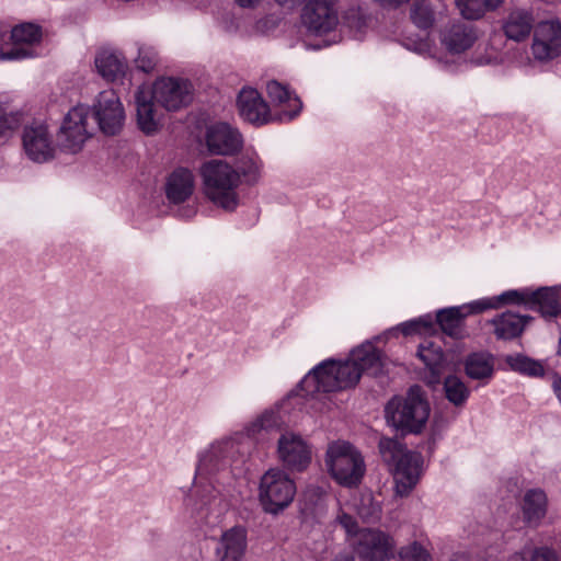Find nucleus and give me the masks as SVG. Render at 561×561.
Wrapping results in <instances>:
<instances>
[{
  "label": "nucleus",
  "instance_id": "1",
  "mask_svg": "<svg viewBox=\"0 0 561 561\" xmlns=\"http://www.w3.org/2000/svg\"><path fill=\"white\" fill-rule=\"evenodd\" d=\"M430 413V402L419 385L411 386L405 396H393L385 405L387 423L402 435L421 434Z\"/></svg>",
  "mask_w": 561,
  "mask_h": 561
},
{
  "label": "nucleus",
  "instance_id": "2",
  "mask_svg": "<svg viewBox=\"0 0 561 561\" xmlns=\"http://www.w3.org/2000/svg\"><path fill=\"white\" fill-rule=\"evenodd\" d=\"M205 195L217 206L233 211L239 205L236 192L237 174L233 167L222 160H210L201 168Z\"/></svg>",
  "mask_w": 561,
  "mask_h": 561
},
{
  "label": "nucleus",
  "instance_id": "3",
  "mask_svg": "<svg viewBox=\"0 0 561 561\" xmlns=\"http://www.w3.org/2000/svg\"><path fill=\"white\" fill-rule=\"evenodd\" d=\"M325 465L333 480L344 488H357L366 472L362 454L348 442L329 445Z\"/></svg>",
  "mask_w": 561,
  "mask_h": 561
},
{
  "label": "nucleus",
  "instance_id": "4",
  "mask_svg": "<svg viewBox=\"0 0 561 561\" xmlns=\"http://www.w3.org/2000/svg\"><path fill=\"white\" fill-rule=\"evenodd\" d=\"M296 482L280 469H270L260 479L259 502L264 513L278 515L294 501Z\"/></svg>",
  "mask_w": 561,
  "mask_h": 561
},
{
  "label": "nucleus",
  "instance_id": "5",
  "mask_svg": "<svg viewBox=\"0 0 561 561\" xmlns=\"http://www.w3.org/2000/svg\"><path fill=\"white\" fill-rule=\"evenodd\" d=\"M89 112V107L77 105L66 114L57 131V145L62 151L78 152L91 136L87 129Z\"/></svg>",
  "mask_w": 561,
  "mask_h": 561
},
{
  "label": "nucleus",
  "instance_id": "6",
  "mask_svg": "<svg viewBox=\"0 0 561 561\" xmlns=\"http://www.w3.org/2000/svg\"><path fill=\"white\" fill-rule=\"evenodd\" d=\"M301 23L309 34L323 36L339 24L335 0H308L301 11Z\"/></svg>",
  "mask_w": 561,
  "mask_h": 561
},
{
  "label": "nucleus",
  "instance_id": "7",
  "mask_svg": "<svg viewBox=\"0 0 561 561\" xmlns=\"http://www.w3.org/2000/svg\"><path fill=\"white\" fill-rule=\"evenodd\" d=\"M92 114L103 134L114 136L121 131L125 112L114 90H104L98 94L92 106Z\"/></svg>",
  "mask_w": 561,
  "mask_h": 561
},
{
  "label": "nucleus",
  "instance_id": "8",
  "mask_svg": "<svg viewBox=\"0 0 561 561\" xmlns=\"http://www.w3.org/2000/svg\"><path fill=\"white\" fill-rule=\"evenodd\" d=\"M22 146L26 157L34 162L44 163L55 157L53 135L44 122L33 121L23 127Z\"/></svg>",
  "mask_w": 561,
  "mask_h": 561
},
{
  "label": "nucleus",
  "instance_id": "9",
  "mask_svg": "<svg viewBox=\"0 0 561 561\" xmlns=\"http://www.w3.org/2000/svg\"><path fill=\"white\" fill-rule=\"evenodd\" d=\"M153 98L167 111H178L191 104L193 87L187 79L164 78L154 83Z\"/></svg>",
  "mask_w": 561,
  "mask_h": 561
},
{
  "label": "nucleus",
  "instance_id": "10",
  "mask_svg": "<svg viewBox=\"0 0 561 561\" xmlns=\"http://www.w3.org/2000/svg\"><path fill=\"white\" fill-rule=\"evenodd\" d=\"M535 59L548 61L561 55V22L541 21L537 24L531 44Z\"/></svg>",
  "mask_w": 561,
  "mask_h": 561
},
{
  "label": "nucleus",
  "instance_id": "11",
  "mask_svg": "<svg viewBox=\"0 0 561 561\" xmlns=\"http://www.w3.org/2000/svg\"><path fill=\"white\" fill-rule=\"evenodd\" d=\"M277 454L284 468L302 472L311 462V449L300 435L284 433L278 438Z\"/></svg>",
  "mask_w": 561,
  "mask_h": 561
},
{
  "label": "nucleus",
  "instance_id": "12",
  "mask_svg": "<svg viewBox=\"0 0 561 561\" xmlns=\"http://www.w3.org/2000/svg\"><path fill=\"white\" fill-rule=\"evenodd\" d=\"M239 116L254 126H263L272 121L271 108L262 94L254 88H242L236 100Z\"/></svg>",
  "mask_w": 561,
  "mask_h": 561
},
{
  "label": "nucleus",
  "instance_id": "13",
  "mask_svg": "<svg viewBox=\"0 0 561 561\" xmlns=\"http://www.w3.org/2000/svg\"><path fill=\"white\" fill-rule=\"evenodd\" d=\"M205 140L208 151L218 156L237 154L243 147L241 133L222 122L207 127Z\"/></svg>",
  "mask_w": 561,
  "mask_h": 561
},
{
  "label": "nucleus",
  "instance_id": "14",
  "mask_svg": "<svg viewBox=\"0 0 561 561\" xmlns=\"http://www.w3.org/2000/svg\"><path fill=\"white\" fill-rule=\"evenodd\" d=\"M480 313H482V310H480V305L477 299L461 306L438 310L434 323L444 334L458 340L465 336L466 318Z\"/></svg>",
  "mask_w": 561,
  "mask_h": 561
},
{
  "label": "nucleus",
  "instance_id": "15",
  "mask_svg": "<svg viewBox=\"0 0 561 561\" xmlns=\"http://www.w3.org/2000/svg\"><path fill=\"white\" fill-rule=\"evenodd\" d=\"M424 459L421 453L410 450L393 466L396 492L408 496L420 481Z\"/></svg>",
  "mask_w": 561,
  "mask_h": 561
},
{
  "label": "nucleus",
  "instance_id": "16",
  "mask_svg": "<svg viewBox=\"0 0 561 561\" xmlns=\"http://www.w3.org/2000/svg\"><path fill=\"white\" fill-rule=\"evenodd\" d=\"M336 359L328 358L314 366L298 383L306 396L336 392Z\"/></svg>",
  "mask_w": 561,
  "mask_h": 561
},
{
  "label": "nucleus",
  "instance_id": "17",
  "mask_svg": "<svg viewBox=\"0 0 561 561\" xmlns=\"http://www.w3.org/2000/svg\"><path fill=\"white\" fill-rule=\"evenodd\" d=\"M535 28V14L530 8H513L501 22L504 36L516 43L527 41Z\"/></svg>",
  "mask_w": 561,
  "mask_h": 561
},
{
  "label": "nucleus",
  "instance_id": "18",
  "mask_svg": "<svg viewBox=\"0 0 561 561\" xmlns=\"http://www.w3.org/2000/svg\"><path fill=\"white\" fill-rule=\"evenodd\" d=\"M355 552L363 561H386L391 558L389 537L381 530L367 529L359 536Z\"/></svg>",
  "mask_w": 561,
  "mask_h": 561
},
{
  "label": "nucleus",
  "instance_id": "19",
  "mask_svg": "<svg viewBox=\"0 0 561 561\" xmlns=\"http://www.w3.org/2000/svg\"><path fill=\"white\" fill-rule=\"evenodd\" d=\"M248 546V533L241 525L225 530L215 549L217 561H242Z\"/></svg>",
  "mask_w": 561,
  "mask_h": 561
},
{
  "label": "nucleus",
  "instance_id": "20",
  "mask_svg": "<svg viewBox=\"0 0 561 561\" xmlns=\"http://www.w3.org/2000/svg\"><path fill=\"white\" fill-rule=\"evenodd\" d=\"M477 38L474 27L461 21L448 24L440 33V42L450 54L468 50Z\"/></svg>",
  "mask_w": 561,
  "mask_h": 561
},
{
  "label": "nucleus",
  "instance_id": "21",
  "mask_svg": "<svg viewBox=\"0 0 561 561\" xmlns=\"http://www.w3.org/2000/svg\"><path fill=\"white\" fill-rule=\"evenodd\" d=\"M194 174L188 168L178 167L167 178L164 193L174 205L186 202L194 192Z\"/></svg>",
  "mask_w": 561,
  "mask_h": 561
},
{
  "label": "nucleus",
  "instance_id": "22",
  "mask_svg": "<svg viewBox=\"0 0 561 561\" xmlns=\"http://www.w3.org/2000/svg\"><path fill=\"white\" fill-rule=\"evenodd\" d=\"M533 320L534 318L529 314H519L507 310L496 314L490 320V323L494 327L493 333L496 340L512 341L519 337Z\"/></svg>",
  "mask_w": 561,
  "mask_h": 561
},
{
  "label": "nucleus",
  "instance_id": "23",
  "mask_svg": "<svg viewBox=\"0 0 561 561\" xmlns=\"http://www.w3.org/2000/svg\"><path fill=\"white\" fill-rule=\"evenodd\" d=\"M528 310L539 312L546 320L561 314V295L558 287H539L531 290L528 299Z\"/></svg>",
  "mask_w": 561,
  "mask_h": 561
},
{
  "label": "nucleus",
  "instance_id": "24",
  "mask_svg": "<svg viewBox=\"0 0 561 561\" xmlns=\"http://www.w3.org/2000/svg\"><path fill=\"white\" fill-rule=\"evenodd\" d=\"M360 369V374L367 373L379 376L383 370V353L371 342H365L351 352L350 358Z\"/></svg>",
  "mask_w": 561,
  "mask_h": 561
},
{
  "label": "nucleus",
  "instance_id": "25",
  "mask_svg": "<svg viewBox=\"0 0 561 561\" xmlns=\"http://www.w3.org/2000/svg\"><path fill=\"white\" fill-rule=\"evenodd\" d=\"M494 362V355L488 351L471 352L462 362L465 374L469 379L488 383L495 373Z\"/></svg>",
  "mask_w": 561,
  "mask_h": 561
},
{
  "label": "nucleus",
  "instance_id": "26",
  "mask_svg": "<svg viewBox=\"0 0 561 561\" xmlns=\"http://www.w3.org/2000/svg\"><path fill=\"white\" fill-rule=\"evenodd\" d=\"M232 167L234 174H237L238 186L240 183L253 186L262 178L264 162L255 151H245L236 158Z\"/></svg>",
  "mask_w": 561,
  "mask_h": 561
},
{
  "label": "nucleus",
  "instance_id": "27",
  "mask_svg": "<svg viewBox=\"0 0 561 561\" xmlns=\"http://www.w3.org/2000/svg\"><path fill=\"white\" fill-rule=\"evenodd\" d=\"M152 99L153 95L148 96L142 90L135 94L137 126L146 135H153L159 129Z\"/></svg>",
  "mask_w": 561,
  "mask_h": 561
},
{
  "label": "nucleus",
  "instance_id": "28",
  "mask_svg": "<svg viewBox=\"0 0 561 561\" xmlns=\"http://www.w3.org/2000/svg\"><path fill=\"white\" fill-rule=\"evenodd\" d=\"M530 288L508 289L502 294L493 297H483L478 299L480 310H496L506 306H523L528 310V299L530 296Z\"/></svg>",
  "mask_w": 561,
  "mask_h": 561
},
{
  "label": "nucleus",
  "instance_id": "29",
  "mask_svg": "<svg viewBox=\"0 0 561 561\" xmlns=\"http://www.w3.org/2000/svg\"><path fill=\"white\" fill-rule=\"evenodd\" d=\"M266 91L272 102L278 104L288 103V106L293 107L291 110L283 113L286 121L290 122L300 114L302 102L300 98L293 93L287 85L276 80H271L266 84Z\"/></svg>",
  "mask_w": 561,
  "mask_h": 561
},
{
  "label": "nucleus",
  "instance_id": "30",
  "mask_svg": "<svg viewBox=\"0 0 561 561\" xmlns=\"http://www.w3.org/2000/svg\"><path fill=\"white\" fill-rule=\"evenodd\" d=\"M547 495L540 489L528 490L524 495L523 516L528 525L537 526L547 513Z\"/></svg>",
  "mask_w": 561,
  "mask_h": 561
},
{
  "label": "nucleus",
  "instance_id": "31",
  "mask_svg": "<svg viewBox=\"0 0 561 561\" xmlns=\"http://www.w3.org/2000/svg\"><path fill=\"white\" fill-rule=\"evenodd\" d=\"M416 356L428 368L433 381H438L446 360L442 346L432 341H424L419 345Z\"/></svg>",
  "mask_w": 561,
  "mask_h": 561
},
{
  "label": "nucleus",
  "instance_id": "32",
  "mask_svg": "<svg viewBox=\"0 0 561 561\" xmlns=\"http://www.w3.org/2000/svg\"><path fill=\"white\" fill-rule=\"evenodd\" d=\"M504 360L512 371L518 373L519 375L535 378L543 377L545 375V367L541 362L525 354H510L505 356Z\"/></svg>",
  "mask_w": 561,
  "mask_h": 561
},
{
  "label": "nucleus",
  "instance_id": "33",
  "mask_svg": "<svg viewBox=\"0 0 561 561\" xmlns=\"http://www.w3.org/2000/svg\"><path fill=\"white\" fill-rule=\"evenodd\" d=\"M98 72L108 82H114L125 72V64L114 54L102 51L95 57Z\"/></svg>",
  "mask_w": 561,
  "mask_h": 561
},
{
  "label": "nucleus",
  "instance_id": "34",
  "mask_svg": "<svg viewBox=\"0 0 561 561\" xmlns=\"http://www.w3.org/2000/svg\"><path fill=\"white\" fill-rule=\"evenodd\" d=\"M504 0H457V7L460 14L466 20H479L486 12L496 10L503 4Z\"/></svg>",
  "mask_w": 561,
  "mask_h": 561
},
{
  "label": "nucleus",
  "instance_id": "35",
  "mask_svg": "<svg viewBox=\"0 0 561 561\" xmlns=\"http://www.w3.org/2000/svg\"><path fill=\"white\" fill-rule=\"evenodd\" d=\"M412 23L420 30H431L436 21L435 8L430 0H415L410 10Z\"/></svg>",
  "mask_w": 561,
  "mask_h": 561
},
{
  "label": "nucleus",
  "instance_id": "36",
  "mask_svg": "<svg viewBox=\"0 0 561 561\" xmlns=\"http://www.w3.org/2000/svg\"><path fill=\"white\" fill-rule=\"evenodd\" d=\"M434 332L435 323L430 314L402 322L390 330V333L396 336H398V333H401L403 336H412L416 334H432Z\"/></svg>",
  "mask_w": 561,
  "mask_h": 561
},
{
  "label": "nucleus",
  "instance_id": "37",
  "mask_svg": "<svg viewBox=\"0 0 561 561\" xmlns=\"http://www.w3.org/2000/svg\"><path fill=\"white\" fill-rule=\"evenodd\" d=\"M336 391L354 388L360 377V369L348 358L345 360H336Z\"/></svg>",
  "mask_w": 561,
  "mask_h": 561
},
{
  "label": "nucleus",
  "instance_id": "38",
  "mask_svg": "<svg viewBox=\"0 0 561 561\" xmlns=\"http://www.w3.org/2000/svg\"><path fill=\"white\" fill-rule=\"evenodd\" d=\"M446 399L455 407L463 405L470 397V390L456 375H448L444 380Z\"/></svg>",
  "mask_w": 561,
  "mask_h": 561
},
{
  "label": "nucleus",
  "instance_id": "39",
  "mask_svg": "<svg viewBox=\"0 0 561 561\" xmlns=\"http://www.w3.org/2000/svg\"><path fill=\"white\" fill-rule=\"evenodd\" d=\"M42 37V26L32 22L15 25L10 32V39L14 44L34 45L41 43Z\"/></svg>",
  "mask_w": 561,
  "mask_h": 561
},
{
  "label": "nucleus",
  "instance_id": "40",
  "mask_svg": "<svg viewBox=\"0 0 561 561\" xmlns=\"http://www.w3.org/2000/svg\"><path fill=\"white\" fill-rule=\"evenodd\" d=\"M378 448L383 462L390 470L409 451L404 444L390 437H381Z\"/></svg>",
  "mask_w": 561,
  "mask_h": 561
},
{
  "label": "nucleus",
  "instance_id": "41",
  "mask_svg": "<svg viewBox=\"0 0 561 561\" xmlns=\"http://www.w3.org/2000/svg\"><path fill=\"white\" fill-rule=\"evenodd\" d=\"M3 31H4V38L3 42L0 44V60H23L27 58L34 57V50L32 48H25L22 47V44H14L12 42V46L9 48H5L7 46V38H8V30L2 24Z\"/></svg>",
  "mask_w": 561,
  "mask_h": 561
},
{
  "label": "nucleus",
  "instance_id": "42",
  "mask_svg": "<svg viewBox=\"0 0 561 561\" xmlns=\"http://www.w3.org/2000/svg\"><path fill=\"white\" fill-rule=\"evenodd\" d=\"M402 561H432L428 551L417 541H414L400 551Z\"/></svg>",
  "mask_w": 561,
  "mask_h": 561
},
{
  "label": "nucleus",
  "instance_id": "43",
  "mask_svg": "<svg viewBox=\"0 0 561 561\" xmlns=\"http://www.w3.org/2000/svg\"><path fill=\"white\" fill-rule=\"evenodd\" d=\"M157 66L156 54L139 49L138 57L136 59V67L145 73H150Z\"/></svg>",
  "mask_w": 561,
  "mask_h": 561
},
{
  "label": "nucleus",
  "instance_id": "44",
  "mask_svg": "<svg viewBox=\"0 0 561 561\" xmlns=\"http://www.w3.org/2000/svg\"><path fill=\"white\" fill-rule=\"evenodd\" d=\"M531 561H560L559 554L553 548L538 547L531 554Z\"/></svg>",
  "mask_w": 561,
  "mask_h": 561
},
{
  "label": "nucleus",
  "instance_id": "45",
  "mask_svg": "<svg viewBox=\"0 0 561 561\" xmlns=\"http://www.w3.org/2000/svg\"><path fill=\"white\" fill-rule=\"evenodd\" d=\"M214 455L213 454H206L199 457L197 467H196V474L203 476L204 473H210L213 471V468L215 466L211 465Z\"/></svg>",
  "mask_w": 561,
  "mask_h": 561
},
{
  "label": "nucleus",
  "instance_id": "46",
  "mask_svg": "<svg viewBox=\"0 0 561 561\" xmlns=\"http://www.w3.org/2000/svg\"><path fill=\"white\" fill-rule=\"evenodd\" d=\"M260 428L268 431L277 425V416L273 412H265L257 420Z\"/></svg>",
  "mask_w": 561,
  "mask_h": 561
},
{
  "label": "nucleus",
  "instance_id": "47",
  "mask_svg": "<svg viewBox=\"0 0 561 561\" xmlns=\"http://www.w3.org/2000/svg\"><path fill=\"white\" fill-rule=\"evenodd\" d=\"M340 523L346 529L347 534H350V535L357 534V531H358V524H357L356 519L353 516H351L348 514H343L340 517Z\"/></svg>",
  "mask_w": 561,
  "mask_h": 561
},
{
  "label": "nucleus",
  "instance_id": "48",
  "mask_svg": "<svg viewBox=\"0 0 561 561\" xmlns=\"http://www.w3.org/2000/svg\"><path fill=\"white\" fill-rule=\"evenodd\" d=\"M383 8H393L397 9L404 3H408L410 0H376Z\"/></svg>",
  "mask_w": 561,
  "mask_h": 561
},
{
  "label": "nucleus",
  "instance_id": "49",
  "mask_svg": "<svg viewBox=\"0 0 561 561\" xmlns=\"http://www.w3.org/2000/svg\"><path fill=\"white\" fill-rule=\"evenodd\" d=\"M10 129H13V126L9 118L5 115H0V136H3Z\"/></svg>",
  "mask_w": 561,
  "mask_h": 561
},
{
  "label": "nucleus",
  "instance_id": "50",
  "mask_svg": "<svg viewBox=\"0 0 561 561\" xmlns=\"http://www.w3.org/2000/svg\"><path fill=\"white\" fill-rule=\"evenodd\" d=\"M261 0H236L237 4L241 8H253L255 7Z\"/></svg>",
  "mask_w": 561,
  "mask_h": 561
},
{
  "label": "nucleus",
  "instance_id": "51",
  "mask_svg": "<svg viewBox=\"0 0 561 561\" xmlns=\"http://www.w3.org/2000/svg\"><path fill=\"white\" fill-rule=\"evenodd\" d=\"M379 513H380L379 506H373V508L367 514H364V516L367 518L378 517ZM360 514L363 515V513H360Z\"/></svg>",
  "mask_w": 561,
  "mask_h": 561
},
{
  "label": "nucleus",
  "instance_id": "52",
  "mask_svg": "<svg viewBox=\"0 0 561 561\" xmlns=\"http://www.w3.org/2000/svg\"><path fill=\"white\" fill-rule=\"evenodd\" d=\"M278 4L280 5H286V4H291V5H297V4H300L302 3L305 0H275Z\"/></svg>",
  "mask_w": 561,
  "mask_h": 561
},
{
  "label": "nucleus",
  "instance_id": "53",
  "mask_svg": "<svg viewBox=\"0 0 561 561\" xmlns=\"http://www.w3.org/2000/svg\"><path fill=\"white\" fill-rule=\"evenodd\" d=\"M557 354H558V356L561 357V335H560L559 343H558Z\"/></svg>",
  "mask_w": 561,
  "mask_h": 561
}]
</instances>
